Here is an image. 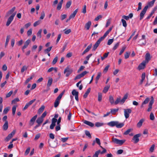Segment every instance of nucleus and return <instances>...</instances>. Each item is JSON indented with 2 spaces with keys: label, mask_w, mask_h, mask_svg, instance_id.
I'll use <instances>...</instances> for the list:
<instances>
[{
  "label": "nucleus",
  "mask_w": 157,
  "mask_h": 157,
  "mask_svg": "<svg viewBox=\"0 0 157 157\" xmlns=\"http://www.w3.org/2000/svg\"><path fill=\"white\" fill-rule=\"evenodd\" d=\"M109 32L107 31L105 33L103 36L101 37L98 40L97 42L95 43V44L94 45L93 48V50L95 51L97 48V47L99 46V44L109 34Z\"/></svg>",
  "instance_id": "nucleus-1"
},
{
  "label": "nucleus",
  "mask_w": 157,
  "mask_h": 157,
  "mask_svg": "<svg viewBox=\"0 0 157 157\" xmlns=\"http://www.w3.org/2000/svg\"><path fill=\"white\" fill-rule=\"evenodd\" d=\"M107 125L111 127L116 126L117 128H120L124 126V124L123 123H119L117 121H112L108 123Z\"/></svg>",
  "instance_id": "nucleus-2"
},
{
  "label": "nucleus",
  "mask_w": 157,
  "mask_h": 157,
  "mask_svg": "<svg viewBox=\"0 0 157 157\" xmlns=\"http://www.w3.org/2000/svg\"><path fill=\"white\" fill-rule=\"evenodd\" d=\"M16 13V12H14V13L11 14V15L9 17L6 23V26H8L11 23L14 17L15 16Z\"/></svg>",
  "instance_id": "nucleus-3"
},
{
  "label": "nucleus",
  "mask_w": 157,
  "mask_h": 157,
  "mask_svg": "<svg viewBox=\"0 0 157 157\" xmlns=\"http://www.w3.org/2000/svg\"><path fill=\"white\" fill-rule=\"evenodd\" d=\"M72 71L73 70L72 69L70 68L69 67L67 66L65 69L64 71V73L66 74V77H68L72 73Z\"/></svg>",
  "instance_id": "nucleus-4"
},
{
  "label": "nucleus",
  "mask_w": 157,
  "mask_h": 157,
  "mask_svg": "<svg viewBox=\"0 0 157 157\" xmlns=\"http://www.w3.org/2000/svg\"><path fill=\"white\" fill-rule=\"evenodd\" d=\"M124 116L126 119H127L129 117V114L131 113L132 110L130 109H124Z\"/></svg>",
  "instance_id": "nucleus-5"
},
{
  "label": "nucleus",
  "mask_w": 157,
  "mask_h": 157,
  "mask_svg": "<svg viewBox=\"0 0 157 157\" xmlns=\"http://www.w3.org/2000/svg\"><path fill=\"white\" fill-rule=\"evenodd\" d=\"M113 141L117 144L122 145L125 141V140H119L116 138H113Z\"/></svg>",
  "instance_id": "nucleus-6"
},
{
  "label": "nucleus",
  "mask_w": 157,
  "mask_h": 157,
  "mask_svg": "<svg viewBox=\"0 0 157 157\" xmlns=\"http://www.w3.org/2000/svg\"><path fill=\"white\" fill-rule=\"evenodd\" d=\"M148 8L147 6H145L142 11L141 12L140 14V20H141L144 17V16L145 14L147 9Z\"/></svg>",
  "instance_id": "nucleus-7"
},
{
  "label": "nucleus",
  "mask_w": 157,
  "mask_h": 157,
  "mask_svg": "<svg viewBox=\"0 0 157 157\" xmlns=\"http://www.w3.org/2000/svg\"><path fill=\"white\" fill-rule=\"evenodd\" d=\"M141 136L140 134H138L135 135L133 137L132 140L134 141V143L135 144L137 143L139 141V138Z\"/></svg>",
  "instance_id": "nucleus-8"
},
{
  "label": "nucleus",
  "mask_w": 157,
  "mask_h": 157,
  "mask_svg": "<svg viewBox=\"0 0 157 157\" xmlns=\"http://www.w3.org/2000/svg\"><path fill=\"white\" fill-rule=\"evenodd\" d=\"M37 117V115H36L31 119L29 123V125L30 126H31L33 125Z\"/></svg>",
  "instance_id": "nucleus-9"
},
{
  "label": "nucleus",
  "mask_w": 157,
  "mask_h": 157,
  "mask_svg": "<svg viewBox=\"0 0 157 157\" xmlns=\"http://www.w3.org/2000/svg\"><path fill=\"white\" fill-rule=\"evenodd\" d=\"M37 117V115H36L31 119L29 123V125L30 126H31L33 125Z\"/></svg>",
  "instance_id": "nucleus-10"
},
{
  "label": "nucleus",
  "mask_w": 157,
  "mask_h": 157,
  "mask_svg": "<svg viewBox=\"0 0 157 157\" xmlns=\"http://www.w3.org/2000/svg\"><path fill=\"white\" fill-rule=\"evenodd\" d=\"M72 94L73 95L75 96V100L78 101V91H76V90L74 89L73 90L72 92Z\"/></svg>",
  "instance_id": "nucleus-11"
},
{
  "label": "nucleus",
  "mask_w": 157,
  "mask_h": 157,
  "mask_svg": "<svg viewBox=\"0 0 157 157\" xmlns=\"http://www.w3.org/2000/svg\"><path fill=\"white\" fill-rule=\"evenodd\" d=\"M57 121V119L55 118H53L52 119V124L50 125V128L51 129H52L56 125V123Z\"/></svg>",
  "instance_id": "nucleus-12"
},
{
  "label": "nucleus",
  "mask_w": 157,
  "mask_h": 157,
  "mask_svg": "<svg viewBox=\"0 0 157 157\" xmlns=\"http://www.w3.org/2000/svg\"><path fill=\"white\" fill-rule=\"evenodd\" d=\"M146 63L145 62L143 61L142 63H141L139 65L138 67V69L139 70L144 69L145 67V66Z\"/></svg>",
  "instance_id": "nucleus-13"
},
{
  "label": "nucleus",
  "mask_w": 157,
  "mask_h": 157,
  "mask_svg": "<svg viewBox=\"0 0 157 157\" xmlns=\"http://www.w3.org/2000/svg\"><path fill=\"white\" fill-rule=\"evenodd\" d=\"M145 59L144 61L145 62L147 63L151 59L150 55L149 53H147L145 56Z\"/></svg>",
  "instance_id": "nucleus-14"
},
{
  "label": "nucleus",
  "mask_w": 157,
  "mask_h": 157,
  "mask_svg": "<svg viewBox=\"0 0 157 157\" xmlns=\"http://www.w3.org/2000/svg\"><path fill=\"white\" fill-rule=\"evenodd\" d=\"M16 8L15 7H13L11 9L8 11L6 13L5 17H7L10 14H12L15 10Z\"/></svg>",
  "instance_id": "nucleus-15"
},
{
  "label": "nucleus",
  "mask_w": 157,
  "mask_h": 157,
  "mask_svg": "<svg viewBox=\"0 0 157 157\" xmlns=\"http://www.w3.org/2000/svg\"><path fill=\"white\" fill-rule=\"evenodd\" d=\"M83 123L91 127H93L94 126V123L86 120L84 121Z\"/></svg>",
  "instance_id": "nucleus-16"
},
{
  "label": "nucleus",
  "mask_w": 157,
  "mask_h": 157,
  "mask_svg": "<svg viewBox=\"0 0 157 157\" xmlns=\"http://www.w3.org/2000/svg\"><path fill=\"white\" fill-rule=\"evenodd\" d=\"M31 41L29 39L27 40L25 43L24 44L23 46V49H25L28 46L29 44L30 43Z\"/></svg>",
  "instance_id": "nucleus-17"
},
{
  "label": "nucleus",
  "mask_w": 157,
  "mask_h": 157,
  "mask_svg": "<svg viewBox=\"0 0 157 157\" xmlns=\"http://www.w3.org/2000/svg\"><path fill=\"white\" fill-rule=\"evenodd\" d=\"M52 81L53 79L52 78L49 77L48 78V82L47 84V86L48 87H49L51 86L52 83Z\"/></svg>",
  "instance_id": "nucleus-18"
},
{
  "label": "nucleus",
  "mask_w": 157,
  "mask_h": 157,
  "mask_svg": "<svg viewBox=\"0 0 157 157\" xmlns=\"http://www.w3.org/2000/svg\"><path fill=\"white\" fill-rule=\"evenodd\" d=\"M91 24V22L90 21H88L87 23L86 24L85 27L86 30H88L89 29Z\"/></svg>",
  "instance_id": "nucleus-19"
},
{
  "label": "nucleus",
  "mask_w": 157,
  "mask_h": 157,
  "mask_svg": "<svg viewBox=\"0 0 157 157\" xmlns=\"http://www.w3.org/2000/svg\"><path fill=\"white\" fill-rule=\"evenodd\" d=\"M78 9H76L75 11H74L73 13L72 14H71L69 16V17L71 19L75 17V16L76 14L78 11Z\"/></svg>",
  "instance_id": "nucleus-20"
},
{
  "label": "nucleus",
  "mask_w": 157,
  "mask_h": 157,
  "mask_svg": "<svg viewBox=\"0 0 157 157\" xmlns=\"http://www.w3.org/2000/svg\"><path fill=\"white\" fill-rule=\"evenodd\" d=\"M145 78V74L144 73H143L141 75V79L140 82V85H142Z\"/></svg>",
  "instance_id": "nucleus-21"
},
{
  "label": "nucleus",
  "mask_w": 157,
  "mask_h": 157,
  "mask_svg": "<svg viewBox=\"0 0 157 157\" xmlns=\"http://www.w3.org/2000/svg\"><path fill=\"white\" fill-rule=\"evenodd\" d=\"M8 127V121H5L4 124L3 126V129L4 130H6Z\"/></svg>",
  "instance_id": "nucleus-22"
},
{
  "label": "nucleus",
  "mask_w": 157,
  "mask_h": 157,
  "mask_svg": "<svg viewBox=\"0 0 157 157\" xmlns=\"http://www.w3.org/2000/svg\"><path fill=\"white\" fill-rule=\"evenodd\" d=\"M144 121V120L142 119L140 120L137 123V126L138 128L140 127L142 125V124Z\"/></svg>",
  "instance_id": "nucleus-23"
},
{
  "label": "nucleus",
  "mask_w": 157,
  "mask_h": 157,
  "mask_svg": "<svg viewBox=\"0 0 157 157\" xmlns=\"http://www.w3.org/2000/svg\"><path fill=\"white\" fill-rule=\"evenodd\" d=\"M45 108V106L44 105H42L41 106L39 109L38 111V113L40 114L41 113L44 111Z\"/></svg>",
  "instance_id": "nucleus-24"
},
{
  "label": "nucleus",
  "mask_w": 157,
  "mask_h": 157,
  "mask_svg": "<svg viewBox=\"0 0 157 157\" xmlns=\"http://www.w3.org/2000/svg\"><path fill=\"white\" fill-rule=\"evenodd\" d=\"M64 93V91H63L61 94H60L58 96L56 99V100L60 102V101L63 95V94Z\"/></svg>",
  "instance_id": "nucleus-25"
},
{
  "label": "nucleus",
  "mask_w": 157,
  "mask_h": 157,
  "mask_svg": "<svg viewBox=\"0 0 157 157\" xmlns=\"http://www.w3.org/2000/svg\"><path fill=\"white\" fill-rule=\"evenodd\" d=\"M156 0H152V1L149 2L148 3V5L146 6H147L148 7H151L153 6Z\"/></svg>",
  "instance_id": "nucleus-26"
},
{
  "label": "nucleus",
  "mask_w": 157,
  "mask_h": 157,
  "mask_svg": "<svg viewBox=\"0 0 157 157\" xmlns=\"http://www.w3.org/2000/svg\"><path fill=\"white\" fill-rule=\"evenodd\" d=\"M90 90L91 89L90 88H89L87 90L83 96V97L84 98H86L87 97L88 94L90 92Z\"/></svg>",
  "instance_id": "nucleus-27"
},
{
  "label": "nucleus",
  "mask_w": 157,
  "mask_h": 157,
  "mask_svg": "<svg viewBox=\"0 0 157 157\" xmlns=\"http://www.w3.org/2000/svg\"><path fill=\"white\" fill-rule=\"evenodd\" d=\"M128 97V95L127 94H125L122 98L121 100V102L122 104H123L125 101V100Z\"/></svg>",
  "instance_id": "nucleus-28"
},
{
  "label": "nucleus",
  "mask_w": 157,
  "mask_h": 157,
  "mask_svg": "<svg viewBox=\"0 0 157 157\" xmlns=\"http://www.w3.org/2000/svg\"><path fill=\"white\" fill-rule=\"evenodd\" d=\"M10 38V35H8L6 37V41L5 44V47H6V46H7V45L8 44V43L9 42Z\"/></svg>",
  "instance_id": "nucleus-29"
},
{
  "label": "nucleus",
  "mask_w": 157,
  "mask_h": 157,
  "mask_svg": "<svg viewBox=\"0 0 157 157\" xmlns=\"http://www.w3.org/2000/svg\"><path fill=\"white\" fill-rule=\"evenodd\" d=\"M109 87V85H107L105 86L103 90V92L104 93H106L108 91Z\"/></svg>",
  "instance_id": "nucleus-30"
},
{
  "label": "nucleus",
  "mask_w": 157,
  "mask_h": 157,
  "mask_svg": "<svg viewBox=\"0 0 157 157\" xmlns=\"http://www.w3.org/2000/svg\"><path fill=\"white\" fill-rule=\"evenodd\" d=\"M101 72H99L96 78L95 82L97 84L98 83V80L101 76Z\"/></svg>",
  "instance_id": "nucleus-31"
},
{
  "label": "nucleus",
  "mask_w": 157,
  "mask_h": 157,
  "mask_svg": "<svg viewBox=\"0 0 157 157\" xmlns=\"http://www.w3.org/2000/svg\"><path fill=\"white\" fill-rule=\"evenodd\" d=\"M43 119H42L40 117L37 118L36 120V122L38 124H40H40L43 122Z\"/></svg>",
  "instance_id": "nucleus-32"
},
{
  "label": "nucleus",
  "mask_w": 157,
  "mask_h": 157,
  "mask_svg": "<svg viewBox=\"0 0 157 157\" xmlns=\"http://www.w3.org/2000/svg\"><path fill=\"white\" fill-rule=\"evenodd\" d=\"M102 94L101 93H98V101L100 102L102 100Z\"/></svg>",
  "instance_id": "nucleus-33"
},
{
  "label": "nucleus",
  "mask_w": 157,
  "mask_h": 157,
  "mask_svg": "<svg viewBox=\"0 0 157 157\" xmlns=\"http://www.w3.org/2000/svg\"><path fill=\"white\" fill-rule=\"evenodd\" d=\"M118 108L116 109H111L110 112L112 114H115L116 112L118 111Z\"/></svg>",
  "instance_id": "nucleus-34"
},
{
  "label": "nucleus",
  "mask_w": 157,
  "mask_h": 157,
  "mask_svg": "<svg viewBox=\"0 0 157 157\" xmlns=\"http://www.w3.org/2000/svg\"><path fill=\"white\" fill-rule=\"evenodd\" d=\"M109 101L111 104H113L114 103L113 98L111 96H109Z\"/></svg>",
  "instance_id": "nucleus-35"
},
{
  "label": "nucleus",
  "mask_w": 157,
  "mask_h": 157,
  "mask_svg": "<svg viewBox=\"0 0 157 157\" xmlns=\"http://www.w3.org/2000/svg\"><path fill=\"white\" fill-rule=\"evenodd\" d=\"M42 30L41 29H40L39 30L38 32H37V36L38 37H39L40 38H41V33L42 32Z\"/></svg>",
  "instance_id": "nucleus-36"
},
{
  "label": "nucleus",
  "mask_w": 157,
  "mask_h": 157,
  "mask_svg": "<svg viewBox=\"0 0 157 157\" xmlns=\"http://www.w3.org/2000/svg\"><path fill=\"white\" fill-rule=\"evenodd\" d=\"M121 21L122 23L123 26L126 27L127 26V24L126 21L123 19H122Z\"/></svg>",
  "instance_id": "nucleus-37"
},
{
  "label": "nucleus",
  "mask_w": 157,
  "mask_h": 157,
  "mask_svg": "<svg viewBox=\"0 0 157 157\" xmlns=\"http://www.w3.org/2000/svg\"><path fill=\"white\" fill-rule=\"evenodd\" d=\"M85 134L86 135L88 136L89 138H91V135L90 132L87 130H86L85 131Z\"/></svg>",
  "instance_id": "nucleus-38"
},
{
  "label": "nucleus",
  "mask_w": 157,
  "mask_h": 157,
  "mask_svg": "<svg viewBox=\"0 0 157 157\" xmlns=\"http://www.w3.org/2000/svg\"><path fill=\"white\" fill-rule=\"evenodd\" d=\"M100 152V150H98V151H96L95 154L93 155L92 157H98V155L99 154Z\"/></svg>",
  "instance_id": "nucleus-39"
},
{
  "label": "nucleus",
  "mask_w": 157,
  "mask_h": 157,
  "mask_svg": "<svg viewBox=\"0 0 157 157\" xmlns=\"http://www.w3.org/2000/svg\"><path fill=\"white\" fill-rule=\"evenodd\" d=\"M13 136H11V135L9 134L8 136L6 137L5 139V140L6 141H9L12 137Z\"/></svg>",
  "instance_id": "nucleus-40"
},
{
  "label": "nucleus",
  "mask_w": 157,
  "mask_h": 157,
  "mask_svg": "<svg viewBox=\"0 0 157 157\" xmlns=\"http://www.w3.org/2000/svg\"><path fill=\"white\" fill-rule=\"evenodd\" d=\"M17 106L16 105H14L12 108V114L13 115H14L15 113V112Z\"/></svg>",
  "instance_id": "nucleus-41"
},
{
  "label": "nucleus",
  "mask_w": 157,
  "mask_h": 157,
  "mask_svg": "<svg viewBox=\"0 0 157 157\" xmlns=\"http://www.w3.org/2000/svg\"><path fill=\"white\" fill-rule=\"evenodd\" d=\"M71 1H69L66 4V7L67 8H68L71 5Z\"/></svg>",
  "instance_id": "nucleus-42"
},
{
  "label": "nucleus",
  "mask_w": 157,
  "mask_h": 157,
  "mask_svg": "<svg viewBox=\"0 0 157 157\" xmlns=\"http://www.w3.org/2000/svg\"><path fill=\"white\" fill-rule=\"evenodd\" d=\"M32 29H29L27 32V34L28 36H31L32 34Z\"/></svg>",
  "instance_id": "nucleus-43"
},
{
  "label": "nucleus",
  "mask_w": 157,
  "mask_h": 157,
  "mask_svg": "<svg viewBox=\"0 0 157 157\" xmlns=\"http://www.w3.org/2000/svg\"><path fill=\"white\" fill-rule=\"evenodd\" d=\"M20 101L19 99L18 98H16L12 101V104H15L16 102Z\"/></svg>",
  "instance_id": "nucleus-44"
},
{
  "label": "nucleus",
  "mask_w": 157,
  "mask_h": 157,
  "mask_svg": "<svg viewBox=\"0 0 157 157\" xmlns=\"http://www.w3.org/2000/svg\"><path fill=\"white\" fill-rule=\"evenodd\" d=\"M100 147L103 149V151L101 152L100 151V153L101 154H103L106 152V150L105 148H103L101 146H100Z\"/></svg>",
  "instance_id": "nucleus-45"
},
{
  "label": "nucleus",
  "mask_w": 157,
  "mask_h": 157,
  "mask_svg": "<svg viewBox=\"0 0 157 157\" xmlns=\"http://www.w3.org/2000/svg\"><path fill=\"white\" fill-rule=\"evenodd\" d=\"M45 16V13H44V11H43L41 13V16L40 17V19L41 20L43 19L44 18Z\"/></svg>",
  "instance_id": "nucleus-46"
},
{
  "label": "nucleus",
  "mask_w": 157,
  "mask_h": 157,
  "mask_svg": "<svg viewBox=\"0 0 157 157\" xmlns=\"http://www.w3.org/2000/svg\"><path fill=\"white\" fill-rule=\"evenodd\" d=\"M103 125V123L99 122H96L95 124V125L97 127H99L102 126Z\"/></svg>",
  "instance_id": "nucleus-47"
},
{
  "label": "nucleus",
  "mask_w": 157,
  "mask_h": 157,
  "mask_svg": "<svg viewBox=\"0 0 157 157\" xmlns=\"http://www.w3.org/2000/svg\"><path fill=\"white\" fill-rule=\"evenodd\" d=\"M52 46L48 47L47 49L44 50V52L45 53H48L51 50Z\"/></svg>",
  "instance_id": "nucleus-48"
},
{
  "label": "nucleus",
  "mask_w": 157,
  "mask_h": 157,
  "mask_svg": "<svg viewBox=\"0 0 157 157\" xmlns=\"http://www.w3.org/2000/svg\"><path fill=\"white\" fill-rule=\"evenodd\" d=\"M109 67H110L109 65V64L107 65L106 66V67H105L104 69L103 72L104 73H106Z\"/></svg>",
  "instance_id": "nucleus-49"
},
{
  "label": "nucleus",
  "mask_w": 157,
  "mask_h": 157,
  "mask_svg": "<svg viewBox=\"0 0 157 157\" xmlns=\"http://www.w3.org/2000/svg\"><path fill=\"white\" fill-rule=\"evenodd\" d=\"M28 68V67H26V66H24L21 70V73L23 72L25 70H27Z\"/></svg>",
  "instance_id": "nucleus-50"
},
{
  "label": "nucleus",
  "mask_w": 157,
  "mask_h": 157,
  "mask_svg": "<svg viewBox=\"0 0 157 157\" xmlns=\"http://www.w3.org/2000/svg\"><path fill=\"white\" fill-rule=\"evenodd\" d=\"M59 102H60L59 101H58L56 100L54 102V107L55 108L57 107L58 106V105L59 104Z\"/></svg>",
  "instance_id": "nucleus-51"
},
{
  "label": "nucleus",
  "mask_w": 157,
  "mask_h": 157,
  "mask_svg": "<svg viewBox=\"0 0 157 157\" xmlns=\"http://www.w3.org/2000/svg\"><path fill=\"white\" fill-rule=\"evenodd\" d=\"M151 99L148 105H150V106H152V105L153 104L154 102V98H153V97H152V96L151 97Z\"/></svg>",
  "instance_id": "nucleus-52"
},
{
  "label": "nucleus",
  "mask_w": 157,
  "mask_h": 157,
  "mask_svg": "<svg viewBox=\"0 0 157 157\" xmlns=\"http://www.w3.org/2000/svg\"><path fill=\"white\" fill-rule=\"evenodd\" d=\"M113 39H110L108 40L107 44L108 45H110L113 43Z\"/></svg>",
  "instance_id": "nucleus-53"
},
{
  "label": "nucleus",
  "mask_w": 157,
  "mask_h": 157,
  "mask_svg": "<svg viewBox=\"0 0 157 157\" xmlns=\"http://www.w3.org/2000/svg\"><path fill=\"white\" fill-rule=\"evenodd\" d=\"M149 101V98H147L143 102V104H145L148 103Z\"/></svg>",
  "instance_id": "nucleus-54"
},
{
  "label": "nucleus",
  "mask_w": 157,
  "mask_h": 157,
  "mask_svg": "<svg viewBox=\"0 0 157 157\" xmlns=\"http://www.w3.org/2000/svg\"><path fill=\"white\" fill-rule=\"evenodd\" d=\"M64 31V33L66 34H68L71 32V30L70 29H68L67 30L65 29Z\"/></svg>",
  "instance_id": "nucleus-55"
},
{
  "label": "nucleus",
  "mask_w": 157,
  "mask_h": 157,
  "mask_svg": "<svg viewBox=\"0 0 157 157\" xmlns=\"http://www.w3.org/2000/svg\"><path fill=\"white\" fill-rule=\"evenodd\" d=\"M33 76H31L30 78H27L25 81V84H27V83H28L31 80L33 79Z\"/></svg>",
  "instance_id": "nucleus-56"
},
{
  "label": "nucleus",
  "mask_w": 157,
  "mask_h": 157,
  "mask_svg": "<svg viewBox=\"0 0 157 157\" xmlns=\"http://www.w3.org/2000/svg\"><path fill=\"white\" fill-rule=\"evenodd\" d=\"M155 145L154 144L152 145L150 147L149 151H150L152 152H153L155 148Z\"/></svg>",
  "instance_id": "nucleus-57"
},
{
  "label": "nucleus",
  "mask_w": 157,
  "mask_h": 157,
  "mask_svg": "<svg viewBox=\"0 0 157 157\" xmlns=\"http://www.w3.org/2000/svg\"><path fill=\"white\" fill-rule=\"evenodd\" d=\"M13 93V91L12 90L10 91L9 93L6 94V98H7L10 97Z\"/></svg>",
  "instance_id": "nucleus-58"
},
{
  "label": "nucleus",
  "mask_w": 157,
  "mask_h": 157,
  "mask_svg": "<svg viewBox=\"0 0 157 157\" xmlns=\"http://www.w3.org/2000/svg\"><path fill=\"white\" fill-rule=\"evenodd\" d=\"M40 21L39 20H38V21H36L33 24V26L34 27H36L37 25L40 24Z\"/></svg>",
  "instance_id": "nucleus-59"
},
{
  "label": "nucleus",
  "mask_w": 157,
  "mask_h": 157,
  "mask_svg": "<svg viewBox=\"0 0 157 157\" xmlns=\"http://www.w3.org/2000/svg\"><path fill=\"white\" fill-rule=\"evenodd\" d=\"M40 133H38L36 134L34 140H37L40 137Z\"/></svg>",
  "instance_id": "nucleus-60"
},
{
  "label": "nucleus",
  "mask_w": 157,
  "mask_h": 157,
  "mask_svg": "<svg viewBox=\"0 0 157 157\" xmlns=\"http://www.w3.org/2000/svg\"><path fill=\"white\" fill-rule=\"evenodd\" d=\"M30 147H28L26 150L25 155H27L29 153L30 150Z\"/></svg>",
  "instance_id": "nucleus-61"
},
{
  "label": "nucleus",
  "mask_w": 157,
  "mask_h": 157,
  "mask_svg": "<svg viewBox=\"0 0 157 157\" xmlns=\"http://www.w3.org/2000/svg\"><path fill=\"white\" fill-rule=\"evenodd\" d=\"M58 57H56L53 60L52 63L53 64H55L57 62L58 60Z\"/></svg>",
  "instance_id": "nucleus-62"
},
{
  "label": "nucleus",
  "mask_w": 157,
  "mask_h": 157,
  "mask_svg": "<svg viewBox=\"0 0 157 157\" xmlns=\"http://www.w3.org/2000/svg\"><path fill=\"white\" fill-rule=\"evenodd\" d=\"M121 99L120 98H118L114 102V104L115 105L118 104L119 102H121Z\"/></svg>",
  "instance_id": "nucleus-63"
},
{
  "label": "nucleus",
  "mask_w": 157,
  "mask_h": 157,
  "mask_svg": "<svg viewBox=\"0 0 157 157\" xmlns=\"http://www.w3.org/2000/svg\"><path fill=\"white\" fill-rule=\"evenodd\" d=\"M85 67L83 66H81L78 69V73L79 72L82 71L85 68Z\"/></svg>",
  "instance_id": "nucleus-64"
}]
</instances>
